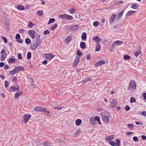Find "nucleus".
<instances>
[{
	"mask_svg": "<svg viewBox=\"0 0 146 146\" xmlns=\"http://www.w3.org/2000/svg\"><path fill=\"white\" fill-rule=\"evenodd\" d=\"M33 25V23L31 22H29L27 25V26L28 27H31Z\"/></svg>",
	"mask_w": 146,
	"mask_h": 146,
	"instance_id": "nucleus-40",
	"label": "nucleus"
},
{
	"mask_svg": "<svg viewBox=\"0 0 146 146\" xmlns=\"http://www.w3.org/2000/svg\"><path fill=\"white\" fill-rule=\"evenodd\" d=\"M57 24H55L54 25H53L51 27V29L52 31L54 30L57 27Z\"/></svg>",
	"mask_w": 146,
	"mask_h": 146,
	"instance_id": "nucleus-38",
	"label": "nucleus"
},
{
	"mask_svg": "<svg viewBox=\"0 0 146 146\" xmlns=\"http://www.w3.org/2000/svg\"><path fill=\"white\" fill-rule=\"evenodd\" d=\"M45 57L47 60H50L54 57V55H52L50 53H48L46 54L45 55Z\"/></svg>",
	"mask_w": 146,
	"mask_h": 146,
	"instance_id": "nucleus-11",
	"label": "nucleus"
},
{
	"mask_svg": "<svg viewBox=\"0 0 146 146\" xmlns=\"http://www.w3.org/2000/svg\"><path fill=\"white\" fill-rule=\"evenodd\" d=\"M116 143H115V145H117V146H119L120 143V141L119 139H117L116 140Z\"/></svg>",
	"mask_w": 146,
	"mask_h": 146,
	"instance_id": "nucleus-50",
	"label": "nucleus"
},
{
	"mask_svg": "<svg viewBox=\"0 0 146 146\" xmlns=\"http://www.w3.org/2000/svg\"><path fill=\"white\" fill-rule=\"evenodd\" d=\"M19 89V87L18 84H16L15 86H12L9 88V90L11 92L18 91Z\"/></svg>",
	"mask_w": 146,
	"mask_h": 146,
	"instance_id": "nucleus-4",
	"label": "nucleus"
},
{
	"mask_svg": "<svg viewBox=\"0 0 146 146\" xmlns=\"http://www.w3.org/2000/svg\"><path fill=\"white\" fill-rule=\"evenodd\" d=\"M133 139L135 141H138L139 139L137 137L135 136L133 137Z\"/></svg>",
	"mask_w": 146,
	"mask_h": 146,
	"instance_id": "nucleus-53",
	"label": "nucleus"
},
{
	"mask_svg": "<svg viewBox=\"0 0 146 146\" xmlns=\"http://www.w3.org/2000/svg\"><path fill=\"white\" fill-rule=\"evenodd\" d=\"M136 85L135 82L134 80H131L130 82L129 87L127 88V89L129 91H133L134 90H136Z\"/></svg>",
	"mask_w": 146,
	"mask_h": 146,
	"instance_id": "nucleus-2",
	"label": "nucleus"
},
{
	"mask_svg": "<svg viewBox=\"0 0 146 146\" xmlns=\"http://www.w3.org/2000/svg\"><path fill=\"white\" fill-rule=\"evenodd\" d=\"M19 31L20 33H23L25 32V30L23 29H20L19 30Z\"/></svg>",
	"mask_w": 146,
	"mask_h": 146,
	"instance_id": "nucleus-55",
	"label": "nucleus"
},
{
	"mask_svg": "<svg viewBox=\"0 0 146 146\" xmlns=\"http://www.w3.org/2000/svg\"><path fill=\"white\" fill-rule=\"evenodd\" d=\"M141 52L139 51H137L135 52V55L137 57L139 54H141Z\"/></svg>",
	"mask_w": 146,
	"mask_h": 146,
	"instance_id": "nucleus-41",
	"label": "nucleus"
},
{
	"mask_svg": "<svg viewBox=\"0 0 146 146\" xmlns=\"http://www.w3.org/2000/svg\"><path fill=\"white\" fill-rule=\"evenodd\" d=\"M92 39L93 40L95 41L96 43L97 44H98L101 40V39L97 36L93 37Z\"/></svg>",
	"mask_w": 146,
	"mask_h": 146,
	"instance_id": "nucleus-14",
	"label": "nucleus"
},
{
	"mask_svg": "<svg viewBox=\"0 0 146 146\" xmlns=\"http://www.w3.org/2000/svg\"><path fill=\"white\" fill-rule=\"evenodd\" d=\"M36 42L33 45L30 46V48L34 50L37 48L38 45L40 44L41 43V41L39 40V37L38 38L36 39Z\"/></svg>",
	"mask_w": 146,
	"mask_h": 146,
	"instance_id": "nucleus-3",
	"label": "nucleus"
},
{
	"mask_svg": "<svg viewBox=\"0 0 146 146\" xmlns=\"http://www.w3.org/2000/svg\"><path fill=\"white\" fill-rule=\"evenodd\" d=\"M20 38V36L19 34H16L15 36V38L16 39H19Z\"/></svg>",
	"mask_w": 146,
	"mask_h": 146,
	"instance_id": "nucleus-58",
	"label": "nucleus"
},
{
	"mask_svg": "<svg viewBox=\"0 0 146 146\" xmlns=\"http://www.w3.org/2000/svg\"><path fill=\"white\" fill-rule=\"evenodd\" d=\"M100 119V117L98 116H97L95 117V120L97 121H99Z\"/></svg>",
	"mask_w": 146,
	"mask_h": 146,
	"instance_id": "nucleus-62",
	"label": "nucleus"
},
{
	"mask_svg": "<svg viewBox=\"0 0 146 146\" xmlns=\"http://www.w3.org/2000/svg\"><path fill=\"white\" fill-rule=\"evenodd\" d=\"M31 42V40L29 38H27L25 39V42L26 44H29Z\"/></svg>",
	"mask_w": 146,
	"mask_h": 146,
	"instance_id": "nucleus-34",
	"label": "nucleus"
},
{
	"mask_svg": "<svg viewBox=\"0 0 146 146\" xmlns=\"http://www.w3.org/2000/svg\"><path fill=\"white\" fill-rule=\"evenodd\" d=\"M93 25L94 26L97 27L99 25V23L98 21H95Z\"/></svg>",
	"mask_w": 146,
	"mask_h": 146,
	"instance_id": "nucleus-43",
	"label": "nucleus"
},
{
	"mask_svg": "<svg viewBox=\"0 0 146 146\" xmlns=\"http://www.w3.org/2000/svg\"><path fill=\"white\" fill-rule=\"evenodd\" d=\"M1 39H3L4 40V42L5 43H7V40L6 38L5 37L3 36H2L1 37Z\"/></svg>",
	"mask_w": 146,
	"mask_h": 146,
	"instance_id": "nucleus-36",
	"label": "nucleus"
},
{
	"mask_svg": "<svg viewBox=\"0 0 146 146\" xmlns=\"http://www.w3.org/2000/svg\"><path fill=\"white\" fill-rule=\"evenodd\" d=\"M76 8H72L70 9L68 11L71 14H74L76 11Z\"/></svg>",
	"mask_w": 146,
	"mask_h": 146,
	"instance_id": "nucleus-21",
	"label": "nucleus"
},
{
	"mask_svg": "<svg viewBox=\"0 0 146 146\" xmlns=\"http://www.w3.org/2000/svg\"><path fill=\"white\" fill-rule=\"evenodd\" d=\"M23 94V92H17L15 94V99L18 98L19 96Z\"/></svg>",
	"mask_w": 146,
	"mask_h": 146,
	"instance_id": "nucleus-15",
	"label": "nucleus"
},
{
	"mask_svg": "<svg viewBox=\"0 0 146 146\" xmlns=\"http://www.w3.org/2000/svg\"><path fill=\"white\" fill-rule=\"evenodd\" d=\"M72 37L71 36H68L65 40V41L68 43L72 40Z\"/></svg>",
	"mask_w": 146,
	"mask_h": 146,
	"instance_id": "nucleus-25",
	"label": "nucleus"
},
{
	"mask_svg": "<svg viewBox=\"0 0 146 146\" xmlns=\"http://www.w3.org/2000/svg\"><path fill=\"white\" fill-rule=\"evenodd\" d=\"M79 28V26L78 25H74L70 27V29L72 32H74L78 30Z\"/></svg>",
	"mask_w": 146,
	"mask_h": 146,
	"instance_id": "nucleus-5",
	"label": "nucleus"
},
{
	"mask_svg": "<svg viewBox=\"0 0 146 146\" xmlns=\"http://www.w3.org/2000/svg\"><path fill=\"white\" fill-rule=\"evenodd\" d=\"M101 47V46L100 44H96V51H99Z\"/></svg>",
	"mask_w": 146,
	"mask_h": 146,
	"instance_id": "nucleus-24",
	"label": "nucleus"
},
{
	"mask_svg": "<svg viewBox=\"0 0 146 146\" xmlns=\"http://www.w3.org/2000/svg\"><path fill=\"white\" fill-rule=\"evenodd\" d=\"M91 124L92 125H95L96 123V121L95 119L90 120Z\"/></svg>",
	"mask_w": 146,
	"mask_h": 146,
	"instance_id": "nucleus-46",
	"label": "nucleus"
},
{
	"mask_svg": "<svg viewBox=\"0 0 146 146\" xmlns=\"http://www.w3.org/2000/svg\"><path fill=\"white\" fill-rule=\"evenodd\" d=\"M135 11H128L126 14L125 16H128L130 15H131L133 14V13H135Z\"/></svg>",
	"mask_w": 146,
	"mask_h": 146,
	"instance_id": "nucleus-18",
	"label": "nucleus"
},
{
	"mask_svg": "<svg viewBox=\"0 0 146 146\" xmlns=\"http://www.w3.org/2000/svg\"><path fill=\"white\" fill-rule=\"evenodd\" d=\"M49 33H50V32H49V31L48 30L45 31L44 32V35L48 34Z\"/></svg>",
	"mask_w": 146,
	"mask_h": 146,
	"instance_id": "nucleus-59",
	"label": "nucleus"
},
{
	"mask_svg": "<svg viewBox=\"0 0 146 146\" xmlns=\"http://www.w3.org/2000/svg\"><path fill=\"white\" fill-rule=\"evenodd\" d=\"M131 7L133 9H136L138 7V6L136 4H134L132 5L131 6Z\"/></svg>",
	"mask_w": 146,
	"mask_h": 146,
	"instance_id": "nucleus-42",
	"label": "nucleus"
},
{
	"mask_svg": "<svg viewBox=\"0 0 146 146\" xmlns=\"http://www.w3.org/2000/svg\"><path fill=\"white\" fill-rule=\"evenodd\" d=\"M90 80L91 78L90 77H87L84 80H83L82 81L83 83H86Z\"/></svg>",
	"mask_w": 146,
	"mask_h": 146,
	"instance_id": "nucleus-30",
	"label": "nucleus"
},
{
	"mask_svg": "<svg viewBox=\"0 0 146 146\" xmlns=\"http://www.w3.org/2000/svg\"><path fill=\"white\" fill-rule=\"evenodd\" d=\"M77 54L79 56H82V53L81 52H80L79 50H78L77 51Z\"/></svg>",
	"mask_w": 146,
	"mask_h": 146,
	"instance_id": "nucleus-45",
	"label": "nucleus"
},
{
	"mask_svg": "<svg viewBox=\"0 0 146 146\" xmlns=\"http://www.w3.org/2000/svg\"><path fill=\"white\" fill-rule=\"evenodd\" d=\"M53 108L54 109H57L58 110H60L62 109V107L61 106H58L56 107L54 106Z\"/></svg>",
	"mask_w": 146,
	"mask_h": 146,
	"instance_id": "nucleus-48",
	"label": "nucleus"
},
{
	"mask_svg": "<svg viewBox=\"0 0 146 146\" xmlns=\"http://www.w3.org/2000/svg\"><path fill=\"white\" fill-rule=\"evenodd\" d=\"M8 61L9 63H11L15 62L16 60L15 58H9Z\"/></svg>",
	"mask_w": 146,
	"mask_h": 146,
	"instance_id": "nucleus-28",
	"label": "nucleus"
},
{
	"mask_svg": "<svg viewBox=\"0 0 146 146\" xmlns=\"http://www.w3.org/2000/svg\"><path fill=\"white\" fill-rule=\"evenodd\" d=\"M123 43V42L121 41L117 40L113 42V44H115L116 46H117L118 45H120L121 44Z\"/></svg>",
	"mask_w": 146,
	"mask_h": 146,
	"instance_id": "nucleus-17",
	"label": "nucleus"
},
{
	"mask_svg": "<svg viewBox=\"0 0 146 146\" xmlns=\"http://www.w3.org/2000/svg\"><path fill=\"white\" fill-rule=\"evenodd\" d=\"M82 122L81 120L80 119H77L76 122V123L77 125L79 126L80 125Z\"/></svg>",
	"mask_w": 146,
	"mask_h": 146,
	"instance_id": "nucleus-32",
	"label": "nucleus"
},
{
	"mask_svg": "<svg viewBox=\"0 0 146 146\" xmlns=\"http://www.w3.org/2000/svg\"><path fill=\"white\" fill-rule=\"evenodd\" d=\"M109 143L112 146H114L115 145V143L113 141H110L109 142Z\"/></svg>",
	"mask_w": 146,
	"mask_h": 146,
	"instance_id": "nucleus-52",
	"label": "nucleus"
},
{
	"mask_svg": "<svg viewBox=\"0 0 146 146\" xmlns=\"http://www.w3.org/2000/svg\"><path fill=\"white\" fill-rule=\"evenodd\" d=\"M116 106V102L115 101H112L110 105V107L111 108H115Z\"/></svg>",
	"mask_w": 146,
	"mask_h": 146,
	"instance_id": "nucleus-16",
	"label": "nucleus"
},
{
	"mask_svg": "<svg viewBox=\"0 0 146 146\" xmlns=\"http://www.w3.org/2000/svg\"><path fill=\"white\" fill-rule=\"evenodd\" d=\"M80 58L77 56L75 58L74 63L72 65V66L74 67H75L76 66V65L79 63L80 60Z\"/></svg>",
	"mask_w": 146,
	"mask_h": 146,
	"instance_id": "nucleus-7",
	"label": "nucleus"
},
{
	"mask_svg": "<svg viewBox=\"0 0 146 146\" xmlns=\"http://www.w3.org/2000/svg\"><path fill=\"white\" fill-rule=\"evenodd\" d=\"M102 118L107 124L109 123V119L110 116V114L108 112H103L101 113Z\"/></svg>",
	"mask_w": 146,
	"mask_h": 146,
	"instance_id": "nucleus-1",
	"label": "nucleus"
},
{
	"mask_svg": "<svg viewBox=\"0 0 146 146\" xmlns=\"http://www.w3.org/2000/svg\"><path fill=\"white\" fill-rule=\"evenodd\" d=\"M31 52H29L27 54V58L28 59H30L31 57Z\"/></svg>",
	"mask_w": 146,
	"mask_h": 146,
	"instance_id": "nucleus-39",
	"label": "nucleus"
},
{
	"mask_svg": "<svg viewBox=\"0 0 146 146\" xmlns=\"http://www.w3.org/2000/svg\"><path fill=\"white\" fill-rule=\"evenodd\" d=\"M141 114L142 115L145 116H146V112L145 111H143L141 112Z\"/></svg>",
	"mask_w": 146,
	"mask_h": 146,
	"instance_id": "nucleus-64",
	"label": "nucleus"
},
{
	"mask_svg": "<svg viewBox=\"0 0 146 146\" xmlns=\"http://www.w3.org/2000/svg\"><path fill=\"white\" fill-rule=\"evenodd\" d=\"M44 110V108L40 106H37L35 108V110L38 111L43 112Z\"/></svg>",
	"mask_w": 146,
	"mask_h": 146,
	"instance_id": "nucleus-9",
	"label": "nucleus"
},
{
	"mask_svg": "<svg viewBox=\"0 0 146 146\" xmlns=\"http://www.w3.org/2000/svg\"><path fill=\"white\" fill-rule=\"evenodd\" d=\"M106 63V61L104 60H100L95 64L96 66H100L102 64H104Z\"/></svg>",
	"mask_w": 146,
	"mask_h": 146,
	"instance_id": "nucleus-12",
	"label": "nucleus"
},
{
	"mask_svg": "<svg viewBox=\"0 0 146 146\" xmlns=\"http://www.w3.org/2000/svg\"><path fill=\"white\" fill-rule=\"evenodd\" d=\"M17 8L19 10H22L25 9V7L22 5H19L17 7Z\"/></svg>",
	"mask_w": 146,
	"mask_h": 146,
	"instance_id": "nucleus-31",
	"label": "nucleus"
},
{
	"mask_svg": "<svg viewBox=\"0 0 146 146\" xmlns=\"http://www.w3.org/2000/svg\"><path fill=\"white\" fill-rule=\"evenodd\" d=\"M17 41L20 43H22L23 42V40L20 39V38H19V39H18L17 40Z\"/></svg>",
	"mask_w": 146,
	"mask_h": 146,
	"instance_id": "nucleus-49",
	"label": "nucleus"
},
{
	"mask_svg": "<svg viewBox=\"0 0 146 146\" xmlns=\"http://www.w3.org/2000/svg\"><path fill=\"white\" fill-rule=\"evenodd\" d=\"M86 44L85 42H81L80 43V46L82 49H84L85 48Z\"/></svg>",
	"mask_w": 146,
	"mask_h": 146,
	"instance_id": "nucleus-23",
	"label": "nucleus"
},
{
	"mask_svg": "<svg viewBox=\"0 0 146 146\" xmlns=\"http://www.w3.org/2000/svg\"><path fill=\"white\" fill-rule=\"evenodd\" d=\"M31 115L30 114H26L24 115L23 116L25 121H26L25 123H27V121L29 120L31 118Z\"/></svg>",
	"mask_w": 146,
	"mask_h": 146,
	"instance_id": "nucleus-10",
	"label": "nucleus"
},
{
	"mask_svg": "<svg viewBox=\"0 0 146 146\" xmlns=\"http://www.w3.org/2000/svg\"><path fill=\"white\" fill-rule=\"evenodd\" d=\"M43 112H44L46 114H48V115H50L49 112L47 110L46 108H45V110H44V111Z\"/></svg>",
	"mask_w": 146,
	"mask_h": 146,
	"instance_id": "nucleus-57",
	"label": "nucleus"
},
{
	"mask_svg": "<svg viewBox=\"0 0 146 146\" xmlns=\"http://www.w3.org/2000/svg\"><path fill=\"white\" fill-rule=\"evenodd\" d=\"M18 58L19 60L21 59L22 58V55L21 54L19 53L18 54Z\"/></svg>",
	"mask_w": 146,
	"mask_h": 146,
	"instance_id": "nucleus-54",
	"label": "nucleus"
},
{
	"mask_svg": "<svg viewBox=\"0 0 146 146\" xmlns=\"http://www.w3.org/2000/svg\"><path fill=\"white\" fill-rule=\"evenodd\" d=\"M73 17L72 16L69 15H68L66 14L65 19L68 20H71L72 19Z\"/></svg>",
	"mask_w": 146,
	"mask_h": 146,
	"instance_id": "nucleus-29",
	"label": "nucleus"
},
{
	"mask_svg": "<svg viewBox=\"0 0 146 146\" xmlns=\"http://www.w3.org/2000/svg\"><path fill=\"white\" fill-rule=\"evenodd\" d=\"M66 16V14H61V15H60L59 16V18L65 19Z\"/></svg>",
	"mask_w": 146,
	"mask_h": 146,
	"instance_id": "nucleus-33",
	"label": "nucleus"
},
{
	"mask_svg": "<svg viewBox=\"0 0 146 146\" xmlns=\"http://www.w3.org/2000/svg\"><path fill=\"white\" fill-rule=\"evenodd\" d=\"M80 131L79 130L77 131L75 133V136H77L78 135V133H80Z\"/></svg>",
	"mask_w": 146,
	"mask_h": 146,
	"instance_id": "nucleus-63",
	"label": "nucleus"
},
{
	"mask_svg": "<svg viewBox=\"0 0 146 146\" xmlns=\"http://www.w3.org/2000/svg\"><path fill=\"white\" fill-rule=\"evenodd\" d=\"M38 14L41 16L43 14V12L42 11H38Z\"/></svg>",
	"mask_w": 146,
	"mask_h": 146,
	"instance_id": "nucleus-61",
	"label": "nucleus"
},
{
	"mask_svg": "<svg viewBox=\"0 0 146 146\" xmlns=\"http://www.w3.org/2000/svg\"><path fill=\"white\" fill-rule=\"evenodd\" d=\"M5 86L6 88H7L9 85V83L8 81L7 80H6L5 82Z\"/></svg>",
	"mask_w": 146,
	"mask_h": 146,
	"instance_id": "nucleus-47",
	"label": "nucleus"
},
{
	"mask_svg": "<svg viewBox=\"0 0 146 146\" xmlns=\"http://www.w3.org/2000/svg\"><path fill=\"white\" fill-rule=\"evenodd\" d=\"M28 33L32 38L33 39L35 38V37L34 35V34L35 33V31L33 30H29L28 31Z\"/></svg>",
	"mask_w": 146,
	"mask_h": 146,
	"instance_id": "nucleus-6",
	"label": "nucleus"
},
{
	"mask_svg": "<svg viewBox=\"0 0 146 146\" xmlns=\"http://www.w3.org/2000/svg\"><path fill=\"white\" fill-rule=\"evenodd\" d=\"M13 78H12V81L13 82V83H16V82H15L17 80V78L15 76L13 77Z\"/></svg>",
	"mask_w": 146,
	"mask_h": 146,
	"instance_id": "nucleus-44",
	"label": "nucleus"
},
{
	"mask_svg": "<svg viewBox=\"0 0 146 146\" xmlns=\"http://www.w3.org/2000/svg\"><path fill=\"white\" fill-rule=\"evenodd\" d=\"M17 72H19L23 70L24 69V68L23 66H18L15 68Z\"/></svg>",
	"mask_w": 146,
	"mask_h": 146,
	"instance_id": "nucleus-13",
	"label": "nucleus"
},
{
	"mask_svg": "<svg viewBox=\"0 0 146 146\" xmlns=\"http://www.w3.org/2000/svg\"><path fill=\"white\" fill-rule=\"evenodd\" d=\"M123 57L124 59L125 60H129L131 58L130 56L128 55H124Z\"/></svg>",
	"mask_w": 146,
	"mask_h": 146,
	"instance_id": "nucleus-35",
	"label": "nucleus"
},
{
	"mask_svg": "<svg viewBox=\"0 0 146 146\" xmlns=\"http://www.w3.org/2000/svg\"><path fill=\"white\" fill-rule=\"evenodd\" d=\"M133 133V132H126L125 134L127 135H131Z\"/></svg>",
	"mask_w": 146,
	"mask_h": 146,
	"instance_id": "nucleus-60",
	"label": "nucleus"
},
{
	"mask_svg": "<svg viewBox=\"0 0 146 146\" xmlns=\"http://www.w3.org/2000/svg\"><path fill=\"white\" fill-rule=\"evenodd\" d=\"M127 126H128L131 129H133L134 128L133 124H128Z\"/></svg>",
	"mask_w": 146,
	"mask_h": 146,
	"instance_id": "nucleus-51",
	"label": "nucleus"
},
{
	"mask_svg": "<svg viewBox=\"0 0 146 146\" xmlns=\"http://www.w3.org/2000/svg\"><path fill=\"white\" fill-rule=\"evenodd\" d=\"M124 11V10H123L118 14L117 18L118 20H119L120 18L122 17Z\"/></svg>",
	"mask_w": 146,
	"mask_h": 146,
	"instance_id": "nucleus-19",
	"label": "nucleus"
},
{
	"mask_svg": "<svg viewBox=\"0 0 146 146\" xmlns=\"http://www.w3.org/2000/svg\"><path fill=\"white\" fill-rule=\"evenodd\" d=\"M17 73V72H16L15 69L14 68L13 70L10 72L9 73V74L13 75L16 74Z\"/></svg>",
	"mask_w": 146,
	"mask_h": 146,
	"instance_id": "nucleus-22",
	"label": "nucleus"
},
{
	"mask_svg": "<svg viewBox=\"0 0 146 146\" xmlns=\"http://www.w3.org/2000/svg\"><path fill=\"white\" fill-rule=\"evenodd\" d=\"M7 57V55L6 54H2L1 55V61H3L5 60V59Z\"/></svg>",
	"mask_w": 146,
	"mask_h": 146,
	"instance_id": "nucleus-26",
	"label": "nucleus"
},
{
	"mask_svg": "<svg viewBox=\"0 0 146 146\" xmlns=\"http://www.w3.org/2000/svg\"><path fill=\"white\" fill-rule=\"evenodd\" d=\"M87 35L86 33H83L82 35V38L83 40H86V39Z\"/></svg>",
	"mask_w": 146,
	"mask_h": 146,
	"instance_id": "nucleus-20",
	"label": "nucleus"
},
{
	"mask_svg": "<svg viewBox=\"0 0 146 146\" xmlns=\"http://www.w3.org/2000/svg\"><path fill=\"white\" fill-rule=\"evenodd\" d=\"M43 145L45 146H51V144L48 141H45L43 143Z\"/></svg>",
	"mask_w": 146,
	"mask_h": 146,
	"instance_id": "nucleus-27",
	"label": "nucleus"
},
{
	"mask_svg": "<svg viewBox=\"0 0 146 146\" xmlns=\"http://www.w3.org/2000/svg\"><path fill=\"white\" fill-rule=\"evenodd\" d=\"M55 21V20L53 18H51L50 19L49 21H48V24H50L51 23H53Z\"/></svg>",
	"mask_w": 146,
	"mask_h": 146,
	"instance_id": "nucleus-37",
	"label": "nucleus"
},
{
	"mask_svg": "<svg viewBox=\"0 0 146 146\" xmlns=\"http://www.w3.org/2000/svg\"><path fill=\"white\" fill-rule=\"evenodd\" d=\"M117 16L116 14H113L111 15L110 19V24L112 23L116 18Z\"/></svg>",
	"mask_w": 146,
	"mask_h": 146,
	"instance_id": "nucleus-8",
	"label": "nucleus"
},
{
	"mask_svg": "<svg viewBox=\"0 0 146 146\" xmlns=\"http://www.w3.org/2000/svg\"><path fill=\"white\" fill-rule=\"evenodd\" d=\"M125 108L126 110L128 111L130 110V108L127 105L125 107Z\"/></svg>",
	"mask_w": 146,
	"mask_h": 146,
	"instance_id": "nucleus-56",
	"label": "nucleus"
}]
</instances>
